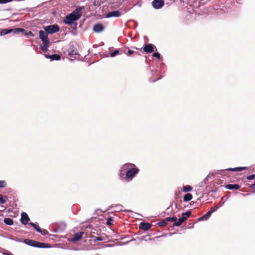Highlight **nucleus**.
<instances>
[{
	"instance_id": "f257e3e1",
	"label": "nucleus",
	"mask_w": 255,
	"mask_h": 255,
	"mask_svg": "<svg viewBox=\"0 0 255 255\" xmlns=\"http://www.w3.org/2000/svg\"><path fill=\"white\" fill-rule=\"evenodd\" d=\"M126 170V177L128 180H131L135 175L139 172V169L136 167L134 164L127 163H126L121 170L120 176L122 178H124L125 174L122 171Z\"/></svg>"
},
{
	"instance_id": "f03ea898",
	"label": "nucleus",
	"mask_w": 255,
	"mask_h": 255,
	"mask_svg": "<svg viewBox=\"0 0 255 255\" xmlns=\"http://www.w3.org/2000/svg\"><path fill=\"white\" fill-rule=\"evenodd\" d=\"M82 7L77 8L71 13L66 15L63 20L65 24L71 25L78 20L82 16Z\"/></svg>"
},
{
	"instance_id": "7ed1b4c3",
	"label": "nucleus",
	"mask_w": 255,
	"mask_h": 255,
	"mask_svg": "<svg viewBox=\"0 0 255 255\" xmlns=\"http://www.w3.org/2000/svg\"><path fill=\"white\" fill-rule=\"evenodd\" d=\"M23 242L26 245L33 247L39 248H46L50 247V245L48 244L40 243L36 241L27 239H24Z\"/></svg>"
},
{
	"instance_id": "20e7f679",
	"label": "nucleus",
	"mask_w": 255,
	"mask_h": 255,
	"mask_svg": "<svg viewBox=\"0 0 255 255\" xmlns=\"http://www.w3.org/2000/svg\"><path fill=\"white\" fill-rule=\"evenodd\" d=\"M13 32L14 33H19L22 32V34H25V30L23 28H14V29H3L1 30L0 33L1 35H4L9 33Z\"/></svg>"
},
{
	"instance_id": "39448f33",
	"label": "nucleus",
	"mask_w": 255,
	"mask_h": 255,
	"mask_svg": "<svg viewBox=\"0 0 255 255\" xmlns=\"http://www.w3.org/2000/svg\"><path fill=\"white\" fill-rule=\"evenodd\" d=\"M44 29L47 33L52 34L58 32L59 27L57 24L50 25L45 27Z\"/></svg>"
},
{
	"instance_id": "423d86ee",
	"label": "nucleus",
	"mask_w": 255,
	"mask_h": 255,
	"mask_svg": "<svg viewBox=\"0 0 255 255\" xmlns=\"http://www.w3.org/2000/svg\"><path fill=\"white\" fill-rule=\"evenodd\" d=\"M143 49L145 52L151 53L154 51V49L156 50V48L153 44L147 43L144 45Z\"/></svg>"
},
{
	"instance_id": "0eeeda50",
	"label": "nucleus",
	"mask_w": 255,
	"mask_h": 255,
	"mask_svg": "<svg viewBox=\"0 0 255 255\" xmlns=\"http://www.w3.org/2000/svg\"><path fill=\"white\" fill-rule=\"evenodd\" d=\"M164 4V0H154L152 2V6L155 9H159L162 7Z\"/></svg>"
},
{
	"instance_id": "6e6552de",
	"label": "nucleus",
	"mask_w": 255,
	"mask_h": 255,
	"mask_svg": "<svg viewBox=\"0 0 255 255\" xmlns=\"http://www.w3.org/2000/svg\"><path fill=\"white\" fill-rule=\"evenodd\" d=\"M30 219L27 214L25 212H22L21 214L20 221L23 225H26L28 223Z\"/></svg>"
},
{
	"instance_id": "1a4fd4ad",
	"label": "nucleus",
	"mask_w": 255,
	"mask_h": 255,
	"mask_svg": "<svg viewBox=\"0 0 255 255\" xmlns=\"http://www.w3.org/2000/svg\"><path fill=\"white\" fill-rule=\"evenodd\" d=\"M151 227V224L149 223L142 222L139 224V228L140 230L146 231Z\"/></svg>"
},
{
	"instance_id": "9d476101",
	"label": "nucleus",
	"mask_w": 255,
	"mask_h": 255,
	"mask_svg": "<svg viewBox=\"0 0 255 255\" xmlns=\"http://www.w3.org/2000/svg\"><path fill=\"white\" fill-rule=\"evenodd\" d=\"M104 29V26L101 23L96 24L93 27V30L97 33L102 32Z\"/></svg>"
},
{
	"instance_id": "9b49d317",
	"label": "nucleus",
	"mask_w": 255,
	"mask_h": 255,
	"mask_svg": "<svg viewBox=\"0 0 255 255\" xmlns=\"http://www.w3.org/2000/svg\"><path fill=\"white\" fill-rule=\"evenodd\" d=\"M39 38L42 40V41L49 40L48 38V33L45 32L43 30H40L39 32Z\"/></svg>"
},
{
	"instance_id": "f8f14e48",
	"label": "nucleus",
	"mask_w": 255,
	"mask_h": 255,
	"mask_svg": "<svg viewBox=\"0 0 255 255\" xmlns=\"http://www.w3.org/2000/svg\"><path fill=\"white\" fill-rule=\"evenodd\" d=\"M121 15V13L119 10L112 11L108 13L107 17H119Z\"/></svg>"
},
{
	"instance_id": "ddd939ff",
	"label": "nucleus",
	"mask_w": 255,
	"mask_h": 255,
	"mask_svg": "<svg viewBox=\"0 0 255 255\" xmlns=\"http://www.w3.org/2000/svg\"><path fill=\"white\" fill-rule=\"evenodd\" d=\"M68 55L71 58H74L75 59L77 58V56H79V55L77 52V51L74 49H69L68 50Z\"/></svg>"
},
{
	"instance_id": "4468645a",
	"label": "nucleus",
	"mask_w": 255,
	"mask_h": 255,
	"mask_svg": "<svg viewBox=\"0 0 255 255\" xmlns=\"http://www.w3.org/2000/svg\"><path fill=\"white\" fill-rule=\"evenodd\" d=\"M84 234L83 232H78L76 234H75L73 236V237L71 239V241H77L80 240L82 237V235Z\"/></svg>"
},
{
	"instance_id": "2eb2a0df",
	"label": "nucleus",
	"mask_w": 255,
	"mask_h": 255,
	"mask_svg": "<svg viewBox=\"0 0 255 255\" xmlns=\"http://www.w3.org/2000/svg\"><path fill=\"white\" fill-rule=\"evenodd\" d=\"M240 185L239 184H227L225 185V188L229 190H238L240 188Z\"/></svg>"
},
{
	"instance_id": "dca6fc26",
	"label": "nucleus",
	"mask_w": 255,
	"mask_h": 255,
	"mask_svg": "<svg viewBox=\"0 0 255 255\" xmlns=\"http://www.w3.org/2000/svg\"><path fill=\"white\" fill-rule=\"evenodd\" d=\"M43 45L40 46V48L44 51H46L47 50L48 47L50 45V42L49 40L47 41H43Z\"/></svg>"
},
{
	"instance_id": "f3484780",
	"label": "nucleus",
	"mask_w": 255,
	"mask_h": 255,
	"mask_svg": "<svg viewBox=\"0 0 255 255\" xmlns=\"http://www.w3.org/2000/svg\"><path fill=\"white\" fill-rule=\"evenodd\" d=\"M45 56L46 58H50L52 60H59L61 59V56L58 54L46 55Z\"/></svg>"
},
{
	"instance_id": "a211bd4d",
	"label": "nucleus",
	"mask_w": 255,
	"mask_h": 255,
	"mask_svg": "<svg viewBox=\"0 0 255 255\" xmlns=\"http://www.w3.org/2000/svg\"><path fill=\"white\" fill-rule=\"evenodd\" d=\"M246 168H247L245 167H236V168H228L227 169V170L233 171H242L245 170V169H246Z\"/></svg>"
},
{
	"instance_id": "6ab92c4d",
	"label": "nucleus",
	"mask_w": 255,
	"mask_h": 255,
	"mask_svg": "<svg viewBox=\"0 0 255 255\" xmlns=\"http://www.w3.org/2000/svg\"><path fill=\"white\" fill-rule=\"evenodd\" d=\"M8 201V197L6 196L0 194V204H4Z\"/></svg>"
},
{
	"instance_id": "aec40b11",
	"label": "nucleus",
	"mask_w": 255,
	"mask_h": 255,
	"mask_svg": "<svg viewBox=\"0 0 255 255\" xmlns=\"http://www.w3.org/2000/svg\"><path fill=\"white\" fill-rule=\"evenodd\" d=\"M192 199V195L190 193H187L183 197V200L185 202L190 201Z\"/></svg>"
},
{
	"instance_id": "412c9836",
	"label": "nucleus",
	"mask_w": 255,
	"mask_h": 255,
	"mask_svg": "<svg viewBox=\"0 0 255 255\" xmlns=\"http://www.w3.org/2000/svg\"><path fill=\"white\" fill-rule=\"evenodd\" d=\"M210 216H211V215L208 212L204 215H203L202 217L198 218V221H203V220H207L209 218V217Z\"/></svg>"
},
{
	"instance_id": "4be33fe9",
	"label": "nucleus",
	"mask_w": 255,
	"mask_h": 255,
	"mask_svg": "<svg viewBox=\"0 0 255 255\" xmlns=\"http://www.w3.org/2000/svg\"><path fill=\"white\" fill-rule=\"evenodd\" d=\"M4 223L8 225H12L13 224V221L9 218H5L4 219Z\"/></svg>"
},
{
	"instance_id": "5701e85b",
	"label": "nucleus",
	"mask_w": 255,
	"mask_h": 255,
	"mask_svg": "<svg viewBox=\"0 0 255 255\" xmlns=\"http://www.w3.org/2000/svg\"><path fill=\"white\" fill-rule=\"evenodd\" d=\"M157 225L160 227H163L166 226L167 222L166 221V220L164 219L160 221L159 222H158L157 223Z\"/></svg>"
},
{
	"instance_id": "b1692460",
	"label": "nucleus",
	"mask_w": 255,
	"mask_h": 255,
	"mask_svg": "<svg viewBox=\"0 0 255 255\" xmlns=\"http://www.w3.org/2000/svg\"><path fill=\"white\" fill-rule=\"evenodd\" d=\"M192 188L190 185H186L183 186V191L185 192L192 191Z\"/></svg>"
},
{
	"instance_id": "393cba45",
	"label": "nucleus",
	"mask_w": 255,
	"mask_h": 255,
	"mask_svg": "<svg viewBox=\"0 0 255 255\" xmlns=\"http://www.w3.org/2000/svg\"><path fill=\"white\" fill-rule=\"evenodd\" d=\"M184 222V221H183L182 219H181V218H179L178 219V220L177 221H175V222L173 224V226H179L180 225H181Z\"/></svg>"
},
{
	"instance_id": "a878e982",
	"label": "nucleus",
	"mask_w": 255,
	"mask_h": 255,
	"mask_svg": "<svg viewBox=\"0 0 255 255\" xmlns=\"http://www.w3.org/2000/svg\"><path fill=\"white\" fill-rule=\"evenodd\" d=\"M29 225H30L31 226H32L34 229L39 233V232H41V229L39 228V227L36 225L35 224L33 223H30Z\"/></svg>"
},
{
	"instance_id": "bb28decb",
	"label": "nucleus",
	"mask_w": 255,
	"mask_h": 255,
	"mask_svg": "<svg viewBox=\"0 0 255 255\" xmlns=\"http://www.w3.org/2000/svg\"><path fill=\"white\" fill-rule=\"evenodd\" d=\"M165 219L166 220V221H168V222H175L176 221H177V218L176 217H172L171 218L170 217H167L166 218H165Z\"/></svg>"
},
{
	"instance_id": "cd10ccee",
	"label": "nucleus",
	"mask_w": 255,
	"mask_h": 255,
	"mask_svg": "<svg viewBox=\"0 0 255 255\" xmlns=\"http://www.w3.org/2000/svg\"><path fill=\"white\" fill-rule=\"evenodd\" d=\"M114 222V220L113 218H110L108 219L107 221V225L108 226H111L113 225V223Z\"/></svg>"
},
{
	"instance_id": "c85d7f7f",
	"label": "nucleus",
	"mask_w": 255,
	"mask_h": 255,
	"mask_svg": "<svg viewBox=\"0 0 255 255\" xmlns=\"http://www.w3.org/2000/svg\"><path fill=\"white\" fill-rule=\"evenodd\" d=\"M247 185L249 186V187L253 189L252 193H255V182L252 184H250L249 183H247Z\"/></svg>"
},
{
	"instance_id": "c756f323",
	"label": "nucleus",
	"mask_w": 255,
	"mask_h": 255,
	"mask_svg": "<svg viewBox=\"0 0 255 255\" xmlns=\"http://www.w3.org/2000/svg\"><path fill=\"white\" fill-rule=\"evenodd\" d=\"M218 208V207L217 206L213 207L211 208L210 210L208 211V212L210 213V215H211V214L213 212H215Z\"/></svg>"
},
{
	"instance_id": "7c9ffc66",
	"label": "nucleus",
	"mask_w": 255,
	"mask_h": 255,
	"mask_svg": "<svg viewBox=\"0 0 255 255\" xmlns=\"http://www.w3.org/2000/svg\"><path fill=\"white\" fill-rule=\"evenodd\" d=\"M191 214V212L190 211H187L182 213V215H183L184 216L186 217V218L187 219L188 217L190 216Z\"/></svg>"
},
{
	"instance_id": "2f4dec72",
	"label": "nucleus",
	"mask_w": 255,
	"mask_h": 255,
	"mask_svg": "<svg viewBox=\"0 0 255 255\" xmlns=\"http://www.w3.org/2000/svg\"><path fill=\"white\" fill-rule=\"evenodd\" d=\"M119 53V51L118 50H116L114 52L111 53V56L113 57L116 56L117 54Z\"/></svg>"
},
{
	"instance_id": "473e14b6",
	"label": "nucleus",
	"mask_w": 255,
	"mask_h": 255,
	"mask_svg": "<svg viewBox=\"0 0 255 255\" xmlns=\"http://www.w3.org/2000/svg\"><path fill=\"white\" fill-rule=\"evenodd\" d=\"M152 55L153 57L157 58L158 59H160V55L158 52H155Z\"/></svg>"
},
{
	"instance_id": "72a5a7b5",
	"label": "nucleus",
	"mask_w": 255,
	"mask_h": 255,
	"mask_svg": "<svg viewBox=\"0 0 255 255\" xmlns=\"http://www.w3.org/2000/svg\"><path fill=\"white\" fill-rule=\"evenodd\" d=\"M39 233H41L43 235H46L48 234V232L46 230H45V229L42 230L41 229V232H39Z\"/></svg>"
},
{
	"instance_id": "f704fd0d",
	"label": "nucleus",
	"mask_w": 255,
	"mask_h": 255,
	"mask_svg": "<svg viewBox=\"0 0 255 255\" xmlns=\"http://www.w3.org/2000/svg\"><path fill=\"white\" fill-rule=\"evenodd\" d=\"M255 178V174H253L247 176V179L248 180H253Z\"/></svg>"
},
{
	"instance_id": "c9c22d12",
	"label": "nucleus",
	"mask_w": 255,
	"mask_h": 255,
	"mask_svg": "<svg viewBox=\"0 0 255 255\" xmlns=\"http://www.w3.org/2000/svg\"><path fill=\"white\" fill-rule=\"evenodd\" d=\"M12 0H0V3H6L11 1Z\"/></svg>"
},
{
	"instance_id": "e433bc0d",
	"label": "nucleus",
	"mask_w": 255,
	"mask_h": 255,
	"mask_svg": "<svg viewBox=\"0 0 255 255\" xmlns=\"http://www.w3.org/2000/svg\"><path fill=\"white\" fill-rule=\"evenodd\" d=\"M5 186V182L4 181H0V188Z\"/></svg>"
},
{
	"instance_id": "4c0bfd02",
	"label": "nucleus",
	"mask_w": 255,
	"mask_h": 255,
	"mask_svg": "<svg viewBox=\"0 0 255 255\" xmlns=\"http://www.w3.org/2000/svg\"><path fill=\"white\" fill-rule=\"evenodd\" d=\"M134 53V52L133 51L129 50L128 51V52L127 53V54L128 55H131V54H133Z\"/></svg>"
},
{
	"instance_id": "58836bf2",
	"label": "nucleus",
	"mask_w": 255,
	"mask_h": 255,
	"mask_svg": "<svg viewBox=\"0 0 255 255\" xmlns=\"http://www.w3.org/2000/svg\"><path fill=\"white\" fill-rule=\"evenodd\" d=\"M181 219L183 220V221L184 222H185L187 219L186 218V217L184 216L183 215H182V217L181 218Z\"/></svg>"
},
{
	"instance_id": "ea45409f",
	"label": "nucleus",
	"mask_w": 255,
	"mask_h": 255,
	"mask_svg": "<svg viewBox=\"0 0 255 255\" xmlns=\"http://www.w3.org/2000/svg\"><path fill=\"white\" fill-rule=\"evenodd\" d=\"M28 34H29V35H33V33H32V32H29L28 33Z\"/></svg>"
},
{
	"instance_id": "a19ab883",
	"label": "nucleus",
	"mask_w": 255,
	"mask_h": 255,
	"mask_svg": "<svg viewBox=\"0 0 255 255\" xmlns=\"http://www.w3.org/2000/svg\"><path fill=\"white\" fill-rule=\"evenodd\" d=\"M175 206H176V208L179 209V207H178V206L177 204H176Z\"/></svg>"
},
{
	"instance_id": "79ce46f5",
	"label": "nucleus",
	"mask_w": 255,
	"mask_h": 255,
	"mask_svg": "<svg viewBox=\"0 0 255 255\" xmlns=\"http://www.w3.org/2000/svg\"><path fill=\"white\" fill-rule=\"evenodd\" d=\"M5 255H13L7 253V254H5Z\"/></svg>"
},
{
	"instance_id": "37998d69",
	"label": "nucleus",
	"mask_w": 255,
	"mask_h": 255,
	"mask_svg": "<svg viewBox=\"0 0 255 255\" xmlns=\"http://www.w3.org/2000/svg\"><path fill=\"white\" fill-rule=\"evenodd\" d=\"M97 240H99V241H100L101 239H99V238H97Z\"/></svg>"
},
{
	"instance_id": "c03bdc74",
	"label": "nucleus",
	"mask_w": 255,
	"mask_h": 255,
	"mask_svg": "<svg viewBox=\"0 0 255 255\" xmlns=\"http://www.w3.org/2000/svg\"><path fill=\"white\" fill-rule=\"evenodd\" d=\"M76 25H77V23H75V27H76Z\"/></svg>"
},
{
	"instance_id": "a18cd8bd",
	"label": "nucleus",
	"mask_w": 255,
	"mask_h": 255,
	"mask_svg": "<svg viewBox=\"0 0 255 255\" xmlns=\"http://www.w3.org/2000/svg\"><path fill=\"white\" fill-rule=\"evenodd\" d=\"M179 202H180V203H181V202H182L181 200H180Z\"/></svg>"
}]
</instances>
